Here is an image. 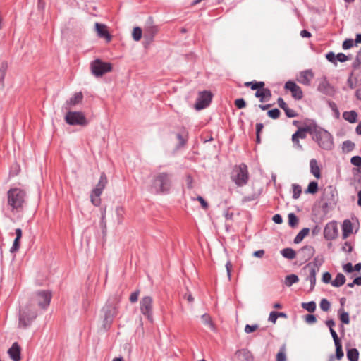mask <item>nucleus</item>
Here are the masks:
<instances>
[{
  "label": "nucleus",
  "instance_id": "nucleus-1",
  "mask_svg": "<svg viewBox=\"0 0 361 361\" xmlns=\"http://www.w3.org/2000/svg\"><path fill=\"white\" fill-rule=\"evenodd\" d=\"M312 140L320 148L324 150H331L334 147V137L326 130L313 123Z\"/></svg>",
  "mask_w": 361,
  "mask_h": 361
},
{
  "label": "nucleus",
  "instance_id": "nucleus-2",
  "mask_svg": "<svg viewBox=\"0 0 361 361\" xmlns=\"http://www.w3.org/2000/svg\"><path fill=\"white\" fill-rule=\"evenodd\" d=\"M25 192L20 188H11L7 192V206L13 214L23 210L25 204Z\"/></svg>",
  "mask_w": 361,
  "mask_h": 361
},
{
  "label": "nucleus",
  "instance_id": "nucleus-3",
  "mask_svg": "<svg viewBox=\"0 0 361 361\" xmlns=\"http://www.w3.org/2000/svg\"><path fill=\"white\" fill-rule=\"evenodd\" d=\"M119 300L116 296L109 298L102 309L103 313V326L109 329L115 317L118 314Z\"/></svg>",
  "mask_w": 361,
  "mask_h": 361
},
{
  "label": "nucleus",
  "instance_id": "nucleus-4",
  "mask_svg": "<svg viewBox=\"0 0 361 361\" xmlns=\"http://www.w3.org/2000/svg\"><path fill=\"white\" fill-rule=\"evenodd\" d=\"M172 174L166 172L158 173L153 180L152 188L157 194L168 193L172 186Z\"/></svg>",
  "mask_w": 361,
  "mask_h": 361
},
{
  "label": "nucleus",
  "instance_id": "nucleus-5",
  "mask_svg": "<svg viewBox=\"0 0 361 361\" xmlns=\"http://www.w3.org/2000/svg\"><path fill=\"white\" fill-rule=\"evenodd\" d=\"M231 179L238 187L245 185L249 180L247 166L244 163L235 165L232 171Z\"/></svg>",
  "mask_w": 361,
  "mask_h": 361
},
{
  "label": "nucleus",
  "instance_id": "nucleus-6",
  "mask_svg": "<svg viewBox=\"0 0 361 361\" xmlns=\"http://www.w3.org/2000/svg\"><path fill=\"white\" fill-rule=\"evenodd\" d=\"M37 316V312L29 307L20 310L18 317V327L26 329L30 326L32 322Z\"/></svg>",
  "mask_w": 361,
  "mask_h": 361
},
{
  "label": "nucleus",
  "instance_id": "nucleus-7",
  "mask_svg": "<svg viewBox=\"0 0 361 361\" xmlns=\"http://www.w3.org/2000/svg\"><path fill=\"white\" fill-rule=\"evenodd\" d=\"M90 69L95 77H101L106 73L112 71V65L108 62H104L99 59L92 61L90 63Z\"/></svg>",
  "mask_w": 361,
  "mask_h": 361
},
{
  "label": "nucleus",
  "instance_id": "nucleus-8",
  "mask_svg": "<svg viewBox=\"0 0 361 361\" xmlns=\"http://www.w3.org/2000/svg\"><path fill=\"white\" fill-rule=\"evenodd\" d=\"M64 119L66 123L71 126H86L88 124L87 118L81 111H68L66 113Z\"/></svg>",
  "mask_w": 361,
  "mask_h": 361
},
{
  "label": "nucleus",
  "instance_id": "nucleus-9",
  "mask_svg": "<svg viewBox=\"0 0 361 361\" xmlns=\"http://www.w3.org/2000/svg\"><path fill=\"white\" fill-rule=\"evenodd\" d=\"M140 310L150 322H153V298L146 295L140 300Z\"/></svg>",
  "mask_w": 361,
  "mask_h": 361
},
{
  "label": "nucleus",
  "instance_id": "nucleus-10",
  "mask_svg": "<svg viewBox=\"0 0 361 361\" xmlns=\"http://www.w3.org/2000/svg\"><path fill=\"white\" fill-rule=\"evenodd\" d=\"M212 99V94L210 91L200 92L196 99L195 108L197 110H202L207 107Z\"/></svg>",
  "mask_w": 361,
  "mask_h": 361
},
{
  "label": "nucleus",
  "instance_id": "nucleus-11",
  "mask_svg": "<svg viewBox=\"0 0 361 361\" xmlns=\"http://www.w3.org/2000/svg\"><path fill=\"white\" fill-rule=\"evenodd\" d=\"M338 236V228L336 221L328 222L324 228V237L326 240H334Z\"/></svg>",
  "mask_w": 361,
  "mask_h": 361
},
{
  "label": "nucleus",
  "instance_id": "nucleus-12",
  "mask_svg": "<svg viewBox=\"0 0 361 361\" xmlns=\"http://www.w3.org/2000/svg\"><path fill=\"white\" fill-rule=\"evenodd\" d=\"M51 299V293L48 290H39L35 293V300L42 309H47Z\"/></svg>",
  "mask_w": 361,
  "mask_h": 361
},
{
  "label": "nucleus",
  "instance_id": "nucleus-13",
  "mask_svg": "<svg viewBox=\"0 0 361 361\" xmlns=\"http://www.w3.org/2000/svg\"><path fill=\"white\" fill-rule=\"evenodd\" d=\"M317 91L326 96L329 97H333L336 93L335 87L329 83L326 76H323L321 78L317 86Z\"/></svg>",
  "mask_w": 361,
  "mask_h": 361
},
{
  "label": "nucleus",
  "instance_id": "nucleus-14",
  "mask_svg": "<svg viewBox=\"0 0 361 361\" xmlns=\"http://www.w3.org/2000/svg\"><path fill=\"white\" fill-rule=\"evenodd\" d=\"M158 30V26L154 24L152 18L148 17L145 27L144 37L149 42H152Z\"/></svg>",
  "mask_w": 361,
  "mask_h": 361
},
{
  "label": "nucleus",
  "instance_id": "nucleus-15",
  "mask_svg": "<svg viewBox=\"0 0 361 361\" xmlns=\"http://www.w3.org/2000/svg\"><path fill=\"white\" fill-rule=\"evenodd\" d=\"M107 177L105 173H102L100 175V178L99 182L97 183L96 187L92 190L93 195H95L96 197H99L105 188L107 184Z\"/></svg>",
  "mask_w": 361,
  "mask_h": 361
},
{
  "label": "nucleus",
  "instance_id": "nucleus-16",
  "mask_svg": "<svg viewBox=\"0 0 361 361\" xmlns=\"http://www.w3.org/2000/svg\"><path fill=\"white\" fill-rule=\"evenodd\" d=\"M83 100V94L81 92H75L72 97L67 100L63 106L66 109L71 108L80 104Z\"/></svg>",
  "mask_w": 361,
  "mask_h": 361
},
{
  "label": "nucleus",
  "instance_id": "nucleus-17",
  "mask_svg": "<svg viewBox=\"0 0 361 361\" xmlns=\"http://www.w3.org/2000/svg\"><path fill=\"white\" fill-rule=\"evenodd\" d=\"M314 78V73L312 70H305L301 71L298 78V82L309 86L311 85V81Z\"/></svg>",
  "mask_w": 361,
  "mask_h": 361
},
{
  "label": "nucleus",
  "instance_id": "nucleus-18",
  "mask_svg": "<svg viewBox=\"0 0 361 361\" xmlns=\"http://www.w3.org/2000/svg\"><path fill=\"white\" fill-rule=\"evenodd\" d=\"M313 123H310L308 125H305V127L299 128L298 130L293 135H296L298 139H305L307 137L306 133H308L312 136L313 133Z\"/></svg>",
  "mask_w": 361,
  "mask_h": 361
},
{
  "label": "nucleus",
  "instance_id": "nucleus-19",
  "mask_svg": "<svg viewBox=\"0 0 361 361\" xmlns=\"http://www.w3.org/2000/svg\"><path fill=\"white\" fill-rule=\"evenodd\" d=\"M330 195L331 197L328 198L327 201L322 204V208L324 213H328L329 209H333L336 204V195L334 194V191L330 188Z\"/></svg>",
  "mask_w": 361,
  "mask_h": 361
},
{
  "label": "nucleus",
  "instance_id": "nucleus-20",
  "mask_svg": "<svg viewBox=\"0 0 361 361\" xmlns=\"http://www.w3.org/2000/svg\"><path fill=\"white\" fill-rule=\"evenodd\" d=\"M95 29L99 37L104 38L107 42H110L111 40V35L107 30L105 25L96 23Z\"/></svg>",
  "mask_w": 361,
  "mask_h": 361
},
{
  "label": "nucleus",
  "instance_id": "nucleus-21",
  "mask_svg": "<svg viewBox=\"0 0 361 361\" xmlns=\"http://www.w3.org/2000/svg\"><path fill=\"white\" fill-rule=\"evenodd\" d=\"M8 354L13 361L20 360V347L17 342L12 344L11 347L8 350Z\"/></svg>",
  "mask_w": 361,
  "mask_h": 361
},
{
  "label": "nucleus",
  "instance_id": "nucleus-22",
  "mask_svg": "<svg viewBox=\"0 0 361 361\" xmlns=\"http://www.w3.org/2000/svg\"><path fill=\"white\" fill-rule=\"evenodd\" d=\"M305 268L310 269V274L309 276L307 277V280H309L310 282V290L312 291L314 288L316 284V274L319 269L317 268L315 265L312 266L310 264L306 265L305 267Z\"/></svg>",
  "mask_w": 361,
  "mask_h": 361
},
{
  "label": "nucleus",
  "instance_id": "nucleus-23",
  "mask_svg": "<svg viewBox=\"0 0 361 361\" xmlns=\"http://www.w3.org/2000/svg\"><path fill=\"white\" fill-rule=\"evenodd\" d=\"M235 356L239 361H254L252 353L247 349H240L236 351Z\"/></svg>",
  "mask_w": 361,
  "mask_h": 361
},
{
  "label": "nucleus",
  "instance_id": "nucleus-24",
  "mask_svg": "<svg viewBox=\"0 0 361 361\" xmlns=\"http://www.w3.org/2000/svg\"><path fill=\"white\" fill-rule=\"evenodd\" d=\"M342 238L346 239L353 232V224L349 219H345L341 225Z\"/></svg>",
  "mask_w": 361,
  "mask_h": 361
},
{
  "label": "nucleus",
  "instance_id": "nucleus-25",
  "mask_svg": "<svg viewBox=\"0 0 361 361\" xmlns=\"http://www.w3.org/2000/svg\"><path fill=\"white\" fill-rule=\"evenodd\" d=\"M255 96L259 99L261 102H267L271 97V92L269 88H264V87L257 90Z\"/></svg>",
  "mask_w": 361,
  "mask_h": 361
},
{
  "label": "nucleus",
  "instance_id": "nucleus-26",
  "mask_svg": "<svg viewBox=\"0 0 361 361\" xmlns=\"http://www.w3.org/2000/svg\"><path fill=\"white\" fill-rule=\"evenodd\" d=\"M314 248L311 245H305L299 250V254L302 255L305 260L310 259L314 254Z\"/></svg>",
  "mask_w": 361,
  "mask_h": 361
},
{
  "label": "nucleus",
  "instance_id": "nucleus-27",
  "mask_svg": "<svg viewBox=\"0 0 361 361\" xmlns=\"http://www.w3.org/2000/svg\"><path fill=\"white\" fill-rule=\"evenodd\" d=\"M176 138L178 140V143L177 144L176 149H180L186 145L188 139V133L186 131L178 133L176 134Z\"/></svg>",
  "mask_w": 361,
  "mask_h": 361
},
{
  "label": "nucleus",
  "instance_id": "nucleus-28",
  "mask_svg": "<svg viewBox=\"0 0 361 361\" xmlns=\"http://www.w3.org/2000/svg\"><path fill=\"white\" fill-rule=\"evenodd\" d=\"M310 171L313 176L319 179L321 178L320 168L318 166L317 161L315 159H312L310 161Z\"/></svg>",
  "mask_w": 361,
  "mask_h": 361
},
{
  "label": "nucleus",
  "instance_id": "nucleus-29",
  "mask_svg": "<svg viewBox=\"0 0 361 361\" xmlns=\"http://www.w3.org/2000/svg\"><path fill=\"white\" fill-rule=\"evenodd\" d=\"M343 118L350 123H355L357 120V114L355 111H344Z\"/></svg>",
  "mask_w": 361,
  "mask_h": 361
},
{
  "label": "nucleus",
  "instance_id": "nucleus-30",
  "mask_svg": "<svg viewBox=\"0 0 361 361\" xmlns=\"http://www.w3.org/2000/svg\"><path fill=\"white\" fill-rule=\"evenodd\" d=\"M281 255L288 259L292 260L295 258L296 252L290 247H286L280 251Z\"/></svg>",
  "mask_w": 361,
  "mask_h": 361
},
{
  "label": "nucleus",
  "instance_id": "nucleus-31",
  "mask_svg": "<svg viewBox=\"0 0 361 361\" xmlns=\"http://www.w3.org/2000/svg\"><path fill=\"white\" fill-rule=\"evenodd\" d=\"M345 277L342 273H338L331 283L334 287H341L345 283Z\"/></svg>",
  "mask_w": 361,
  "mask_h": 361
},
{
  "label": "nucleus",
  "instance_id": "nucleus-32",
  "mask_svg": "<svg viewBox=\"0 0 361 361\" xmlns=\"http://www.w3.org/2000/svg\"><path fill=\"white\" fill-rule=\"evenodd\" d=\"M338 317L343 324H348L350 323L349 313L345 312L343 307L338 310Z\"/></svg>",
  "mask_w": 361,
  "mask_h": 361
},
{
  "label": "nucleus",
  "instance_id": "nucleus-33",
  "mask_svg": "<svg viewBox=\"0 0 361 361\" xmlns=\"http://www.w3.org/2000/svg\"><path fill=\"white\" fill-rule=\"evenodd\" d=\"M347 358L349 361H358L359 351L357 348H350L347 350Z\"/></svg>",
  "mask_w": 361,
  "mask_h": 361
},
{
  "label": "nucleus",
  "instance_id": "nucleus-34",
  "mask_svg": "<svg viewBox=\"0 0 361 361\" xmlns=\"http://www.w3.org/2000/svg\"><path fill=\"white\" fill-rule=\"evenodd\" d=\"M310 233V228H302L298 234L294 238V243L295 244H298L300 243V242L302 241V240L304 239V238L307 235Z\"/></svg>",
  "mask_w": 361,
  "mask_h": 361
},
{
  "label": "nucleus",
  "instance_id": "nucleus-35",
  "mask_svg": "<svg viewBox=\"0 0 361 361\" xmlns=\"http://www.w3.org/2000/svg\"><path fill=\"white\" fill-rule=\"evenodd\" d=\"M298 281H299L298 276L295 274H292L287 275L286 276L284 283L286 286L290 287L294 283H296L297 282H298Z\"/></svg>",
  "mask_w": 361,
  "mask_h": 361
},
{
  "label": "nucleus",
  "instance_id": "nucleus-36",
  "mask_svg": "<svg viewBox=\"0 0 361 361\" xmlns=\"http://www.w3.org/2000/svg\"><path fill=\"white\" fill-rule=\"evenodd\" d=\"M245 86L250 87V88L252 90H258L262 89L263 87H264V82H262V81H259V82H257V81L247 82L245 83Z\"/></svg>",
  "mask_w": 361,
  "mask_h": 361
},
{
  "label": "nucleus",
  "instance_id": "nucleus-37",
  "mask_svg": "<svg viewBox=\"0 0 361 361\" xmlns=\"http://www.w3.org/2000/svg\"><path fill=\"white\" fill-rule=\"evenodd\" d=\"M318 191V183L317 181H311L307 189L305 190V193L310 194H315Z\"/></svg>",
  "mask_w": 361,
  "mask_h": 361
},
{
  "label": "nucleus",
  "instance_id": "nucleus-38",
  "mask_svg": "<svg viewBox=\"0 0 361 361\" xmlns=\"http://www.w3.org/2000/svg\"><path fill=\"white\" fill-rule=\"evenodd\" d=\"M334 344H335V347H336V354H335L334 357L338 360H341L344 355V353H343V351L342 349V344L341 342L334 343Z\"/></svg>",
  "mask_w": 361,
  "mask_h": 361
},
{
  "label": "nucleus",
  "instance_id": "nucleus-39",
  "mask_svg": "<svg viewBox=\"0 0 361 361\" xmlns=\"http://www.w3.org/2000/svg\"><path fill=\"white\" fill-rule=\"evenodd\" d=\"M302 308H304L305 310L310 312H314L316 310V303L314 301H310V302H302Z\"/></svg>",
  "mask_w": 361,
  "mask_h": 361
},
{
  "label": "nucleus",
  "instance_id": "nucleus-40",
  "mask_svg": "<svg viewBox=\"0 0 361 361\" xmlns=\"http://www.w3.org/2000/svg\"><path fill=\"white\" fill-rule=\"evenodd\" d=\"M355 146V143L353 142L352 141L345 140L343 142L342 149L345 152H350L354 149Z\"/></svg>",
  "mask_w": 361,
  "mask_h": 361
},
{
  "label": "nucleus",
  "instance_id": "nucleus-41",
  "mask_svg": "<svg viewBox=\"0 0 361 361\" xmlns=\"http://www.w3.org/2000/svg\"><path fill=\"white\" fill-rule=\"evenodd\" d=\"M288 225L291 228H294V227H295L298 225V219L297 216L294 213H290L288 215Z\"/></svg>",
  "mask_w": 361,
  "mask_h": 361
},
{
  "label": "nucleus",
  "instance_id": "nucleus-42",
  "mask_svg": "<svg viewBox=\"0 0 361 361\" xmlns=\"http://www.w3.org/2000/svg\"><path fill=\"white\" fill-rule=\"evenodd\" d=\"M286 345H283L276 355V361H286Z\"/></svg>",
  "mask_w": 361,
  "mask_h": 361
},
{
  "label": "nucleus",
  "instance_id": "nucleus-43",
  "mask_svg": "<svg viewBox=\"0 0 361 361\" xmlns=\"http://www.w3.org/2000/svg\"><path fill=\"white\" fill-rule=\"evenodd\" d=\"M291 93L293 97L297 100L301 99L303 97L302 89L298 85H297L296 88H295Z\"/></svg>",
  "mask_w": 361,
  "mask_h": 361
},
{
  "label": "nucleus",
  "instance_id": "nucleus-44",
  "mask_svg": "<svg viewBox=\"0 0 361 361\" xmlns=\"http://www.w3.org/2000/svg\"><path fill=\"white\" fill-rule=\"evenodd\" d=\"M293 198L298 199L300 197L302 192L301 187L298 184H293Z\"/></svg>",
  "mask_w": 361,
  "mask_h": 361
},
{
  "label": "nucleus",
  "instance_id": "nucleus-45",
  "mask_svg": "<svg viewBox=\"0 0 361 361\" xmlns=\"http://www.w3.org/2000/svg\"><path fill=\"white\" fill-rule=\"evenodd\" d=\"M201 319L205 325H208L211 329L214 328V324L212 322L211 317L209 314H202L201 317Z\"/></svg>",
  "mask_w": 361,
  "mask_h": 361
},
{
  "label": "nucleus",
  "instance_id": "nucleus-46",
  "mask_svg": "<svg viewBox=\"0 0 361 361\" xmlns=\"http://www.w3.org/2000/svg\"><path fill=\"white\" fill-rule=\"evenodd\" d=\"M280 114L281 111L277 108H274L267 111L268 116L272 119H277L280 116Z\"/></svg>",
  "mask_w": 361,
  "mask_h": 361
},
{
  "label": "nucleus",
  "instance_id": "nucleus-47",
  "mask_svg": "<svg viewBox=\"0 0 361 361\" xmlns=\"http://www.w3.org/2000/svg\"><path fill=\"white\" fill-rule=\"evenodd\" d=\"M142 29L139 27H135L133 30V38L135 41H139L142 37Z\"/></svg>",
  "mask_w": 361,
  "mask_h": 361
},
{
  "label": "nucleus",
  "instance_id": "nucleus-48",
  "mask_svg": "<svg viewBox=\"0 0 361 361\" xmlns=\"http://www.w3.org/2000/svg\"><path fill=\"white\" fill-rule=\"evenodd\" d=\"M319 305H320V308L324 312L329 311L330 307H331L330 302L327 299H326V298L322 299V300L320 301V304Z\"/></svg>",
  "mask_w": 361,
  "mask_h": 361
},
{
  "label": "nucleus",
  "instance_id": "nucleus-49",
  "mask_svg": "<svg viewBox=\"0 0 361 361\" xmlns=\"http://www.w3.org/2000/svg\"><path fill=\"white\" fill-rule=\"evenodd\" d=\"M292 142L293 145V147L299 151H302L303 147L302 145L300 143L298 137H296V135H292Z\"/></svg>",
  "mask_w": 361,
  "mask_h": 361
},
{
  "label": "nucleus",
  "instance_id": "nucleus-50",
  "mask_svg": "<svg viewBox=\"0 0 361 361\" xmlns=\"http://www.w3.org/2000/svg\"><path fill=\"white\" fill-rule=\"evenodd\" d=\"M326 59L334 65L337 66L336 55L333 51H329L325 55Z\"/></svg>",
  "mask_w": 361,
  "mask_h": 361
},
{
  "label": "nucleus",
  "instance_id": "nucleus-51",
  "mask_svg": "<svg viewBox=\"0 0 361 361\" xmlns=\"http://www.w3.org/2000/svg\"><path fill=\"white\" fill-rule=\"evenodd\" d=\"M328 105L329 108L334 112L336 117L338 118L340 116V112L336 104L333 101H328Z\"/></svg>",
  "mask_w": 361,
  "mask_h": 361
},
{
  "label": "nucleus",
  "instance_id": "nucleus-52",
  "mask_svg": "<svg viewBox=\"0 0 361 361\" xmlns=\"http://www.w3.org/2000/svg\"><path fill=\"white\" fill-rule=\"evenodd\" d=\"M351 59V55H345L343 53H338L336 54V62L338 61L341 63L345 62Z\"/></svg>",
  "mask_w": 361,
  "mask_h": 361
},
{
  "label": "nucleus",
  "instance_id": "nucleus-53",
  "mask_svg": "<svg viewBox=\"0 0 361 361\" xmlns=\"http://www.w3.org/2000/svg\"><path fill=\"white\" fill-rule=\"evenodd\" d=\"M354 45V41L353 39H346L343 41L342 47L344 50H347L353 47Z\"/></svg>",
  "mask_w": 361,
  "mask_h": 361
},
{
  "label": "nucleus",
  "instance_id": "nucleus-54",
  "mask_svg": "<svg viewBox=\"0 0 361 361\" xmlns=\"http://www.w3.org/2000/svg\"><path fill=\"white\" fill-rule=\"evenodd\" d=\"M258 328L259 325L257 324L252 325L246 324L244 331L246 334H250L256 331Z\"/></svg>",
  "mask_w": 361,
  "mask_h": 361
},
{
  "label": "nucleus",
  "instance_id": "nucleus-55",
  "mask_svg": "<svg viewBox=\"0 0 361 361\" xmlns=\"http://www.w3.org/2000/svg\"><path fill=\"white\" fill-rule=\"evenodd\" d=\"M20 238H16L14 239L13 245H12V247L10 249V252L11 253H14V252H16V251L18 250V249L20 247Z\"/></svg>",
  "mask_w": 361,
  "mask_h": 361
},
{
  "label": "nucleus",
  "instance_id": "nucleus-56",
  "mask_svg": "<svg viewBox=\"0 0 361 361\" xmlns=\"http://www.w3.org/2000/svg\"><path fill=\"white\" fill-rule=\"evenodd\" d=\"M235 106L239 109H243L246 106V102L243 98H239L235 100Z\"/></svg>",
  "mask_w": 361,
  "mask_h": 361
},
{
  "label": "nucleus",
  "instance_id": "nucleus-57",
  "mask_svg": "<svg viewBox=\"0 0 361 361\" xmlns=\"http://www.w3.org/2000/svg\"><path fill=\"white\" fill-rule=\"evenodd\" d=\"M350 162L355 166H361V157L358 155L353 156L350 159Z\"/></svg>",
  "mask_w": 361,
  "mask_h": 361
},
{
  "label": "nucleus",
  "instance_id": "nucleus-58",
  "mask_svg": "<svg viewBox=\"0 0 361 361\" xmlns=\"http://www.w3.org/2000/svg\"><path fill=\"white\" fill-rule=\"evenodd\" d=\"M6 66L2 65L1 68H0V87L4 86V80L6 75Z\"/></svg>",
  "mask_w": 361,
  "mask_h": 361
},
{
  "label": "nucleus",
  "instance_id": "nucleus-59",
  "mask_svg": "<svg viewBox=\"0 0 361 361\" xmlns=\"http://www.w3.org/2000/svg\"><path fill=\"white\" fill-rule=\"evenodd\" d=\"M139 294H140L139 290H136L135 291L133 292L130 294L129 300L130 301L131 303H135V302H137Z\"/></svg>",
  "mask_w": 361,
  "mask_h": 361
},
{
  "label": "nucleus",
  "instance_id": "nucleus-60",
  "mask_svg": "<svg viewBox=\"0 0 361 361\" xmlns=\"http://www.w3.org/2000/svg\"><path fill=\"white\" fill-rule=\"evenodd\" d=\"M305 321L307 324H314L317 322V317L314 314H309L305 315Z\"/></svg>",
  "mask_w": 361,
  "mask_h": 361
},
{
  "label": "nucleus",
  "instance_id": "nucleus-61",
  "mask_svg": "<svg viewBox=\"0 0 361 361\" xmlns=\"http://www.w3.org/2000/svg\"><path fill=\"white\" fill-rule=\"evenodd\" d=\"M297 85H298L295 82L288 80L286 82L284 87L285 89L288 90L292 92V91L296 88Z\"/></svg>",
  "mask_w": 361,
  "mask_h": 361
},
{
  "label": "nucleus",
  "instance_id": "nucleus-62",
  "mask_svg": "<svg viewBox=\"0 0 361 361\" xmlns=\"http://www.w3.org/2000/svg\"><path fill=\"white\" fill-rule=\"evenodd\" d=\"M285 114L288 118H295L298 116V114L292 109L287 107L285 110Z\"/></svg>",
  "mask_w": 361,
  "mask_h": 361
},
{
  "label": "nucleus",
  "instance_id": "nucleus-63",
  "mask_svg": "<svg viewBox=\"0 0 361 361\" xmlns=\"http://www.w3.org/2000/svg\"><path fill=\"white\" fill-rule=\"evenodd\" d=\"M341 250H342V251H343L345 252L350 253L353 251V247L349 242L346 241V242H345L344 245H343Z\"/></svg>",
  "mask_w": 361,
  "mask_h": 361
},
{
  "label": "nucleus",
  "instance_id": "nucleus-64",
  "mask_svg": "<svg viewBox=\"0 0 361 361\" xmlns=\"http://www.w3.org/2000/svg\"><path fill=\"white\" fill-rule=\"evenodd\" d=\"M322 280V281L324 283H331L332 281H331V274L329 272H328V271L324 272L323 274Z\"/></svg>",
  "mask_w": 361,
  "mask_h": 361
}]
</instances>
